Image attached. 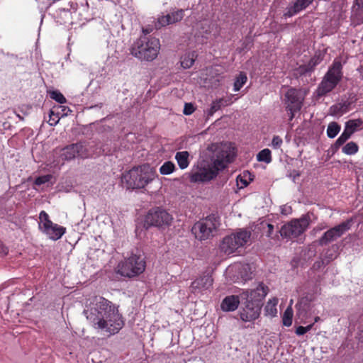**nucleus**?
Segmentation results:
<instances>
[{
    "instance_id": "obj_16",
    "label": "nucleus",
    "mask_w": 363,
    "mask_h": 363,
    "mask_svg": "<svg viewBox=\"0 0 363 363\" xmlns=\"http://www.w3.org/2000/svg\"><path fill=\"white\" fill-rule=\"evenodd\" d=\"M184 15V11L183 9H179L170 13H167V15L161 16L157 18L155 26L157 29H160L167 25L179 22L183 18Z\"/></svg>"
},
{
    "instance_id": "obj_20",
    "label": "nucleus",
    "mask_w": 363,
    "mask_h": 363,
    "mask_svg": "<svg viewBox=\"0 0 363 363\" xmlns=\"http://www.w3.org/2000/svg\"><path fill=\"white\" fill-rule=\"evenodd\" d=\"M65 228L52 223L51 225L46 226L42 230L50 239L57 240L65 234Z\"/></svg>"
},
{
    "instance_id": "obj_37",
    "label": "nucleus",
    "mask_w": 363,
    "mask_h": 363,
    "mask_svg": "<svg viewBox=\"0 0 363 363\" xmlns=\"http://www.w3.org/2000/svg\"><path fill=\"white\" fill-rule=\"evenodd\" d=\"M50 96L52 99L56 101L59 104H65L67 100L63 94L57 90H54L50 92Z\"/></svg>"
},
{
    "instance_id": "obj_6",
    "label": "nucleus",
    "mask_w": 363,
    "mask_h": 363,
    "mask_svg": "<svg viewBox=\"0 0 363 363\" xmlns=\"http://www.w3.org/2000/svg\"><path fill=\"white\" fill-rule=\"evenodd\" d=\"M56 152L59 155V162H64L74 160L76 157L88 158L93 155L94 150H92V146L90 145L89 143L80 141L67 145L60 149L59 152L57 151Z\"/></svg>"
},
{
    "instance_id": "obj_21",
    "label": "nucleus",
    "mask_w": 363,
    "mask_h": 363,
    "mask_svg": "<svg viewBox=\"0 0 363 363\" xmlns=\"http://www.w3.org/2000/svg\"><path fill=\"white\" fill-rule=\"evenodd\" d=\"M313 0H296L293 6L289 8V10L285 13V16L291 17L292 16L306 9L313 2Z\"/></svg>"
},
{
    "instance_id": "obj_23",
    "label": "nucleus",
    "mask_w": 363,
    "mask_h": 363,
    "mask_svg": "<svg viewBox=\"0 0 363 363\" xmlns=\"http://www.w3.org/2000/svg\"><path fill=\"white\" fill-rule=\"evenodd\" d=\"M189 153L187 151L177 152L175 155V160L180 169H184L189 164Z\"/></svg>"
},
{
    "instance_id": "obj_28",
    "label": "nucleus",
    "mask_w": 363,
    "mask_h": 363,
    "mask_svg": "<svg viewBox=\"0 0 363 363\" xmlns=\"http://www.w3.org/2000/svg\"><path fill=\"white\" fill-rule=\"evenodd\" d=\"M341 127L336 122H331L329 123L327 128V135L329 138H334L340 131Z\"/></svg>"
},
{
    "instance_id": "obj_52",
    "label": "nucleus",
    "mask_w": 363,
    "mask_h": 363,
    "mask_svg": "<svg viewBox=\"0 0 363 363\" xmlns=\"http://www.w3.org/2000/svg\"><path fill=\"white\" fill-rule=\"evenodd\" d=\"M143 35H148V33H150V30L147 29H143Z\"/></svg>"
},
{
    "instance_id": "obj_38",
    "label": "nucleus",
    "mask_w": 363,
    "mask_h": 363,
    "mask_svg": "<svg viewBox=\"0 0 363 363\" xmlns=\"http://www.w3.org/2000/svg\"><path fill=\"white\" fill-rule=\"evenodd\" d=\"M49 123L50 125H56L60 118V111H55V110H50V114H49Z\"/></svg>"
},
{
    "instance_id": "obj_18",
    "label": "nucleus",
    "mask_w": 363,
    "mask_h": 363,
    "mask_svg": "<svg viewBox=\"0 0 363 363\" xmlns=\"http://www.w3.org/2000/svg\"><path fill=\"white\" fill-rule=\"evenodd\" d=\"M213 281V280L211 275H203L192 281L190 290L194 294L202 292L208 290L212 286Z\"/></svg>"
},
{
    "instance_id": "obj_27",
    "label": "nucleus",
    "mask_w": 363,
    "mask_h": 363,
    "mask_svg": "<svg viewBox=\"0 0 363 363\" xmlns=\"http://www.w3.org/2000/svg\"><path fill=\"white\" fill-rule=\"evenodd\" d=\"M228 105L227 101L224 99H219L212 102L208 111V116H213L214 113L221 108L222 106Z\"/></svg>"
},
{
    "instance_id": "obj_26",
    "label": "nucleus",
    "mask_w": 363,
    "mask_h": 363,
    "mask_svg": "<svg viewBox=\"0 0 363 363\" xmlns=\"http://www.w3.org/2000/svg\"><path fill=\"white\" fill-rule=\"evenodd\" d=\"M363 125V121L362 119H353L349 120L345 123V129L347 130L351 135H352L359 128Z\"/></svg>"
},
{
    "instance_id": "obj_53",
    "label": "nucleus",
    "mask_w": 363,
    "mask_h": 363,
    "mask_svg": "<svg viewBox=\"0 0 363 363\" xmlns=\"http://www.w3.org/2000/svg\"><path fill=\"white\" fill-rule=\"evenodd\" d=\"M319 320H320V317H318V316L315 317L314 323L318 322Z\"/></svg>"
},
{
    "instance_id": "obj_3",
    "label": "nucleus",
    "mask_w": 363,
    "mask_h": 363,
    "mask_svg": "<svg viewBox=\"0 0 363 363\" xmlns=\"http://www.w3.org/2000/svg\"><path fill=\"white\" fill-rule=\"evenodd\" d=\"M156 172L148 164L134 167L123 174L122 182L129 189H143L156 177Z\"/></svg>"
},
{
    "instance_id": "obj_30",
    "label": "nucleus",
    "mask_w": 363,
    "mask_h": 363,
    "mask_svg": "<svg viewBox=\"0 0 363 363\" xmlns=\"http://www.w3.org/2000/svg\"><path fill=\"white\" fill-rule=\"evenodd\" d=\"M293 310L291 306H289L284 312L282 316V323L284 326L289 327L292 324Z\"/></svg>"
},
{
    "instance_id": "obj_40",
    "label": "nucleus",
    "mask_w": 363,
    "mask_h": 363,
    "mask_svg": "<svg viewBox=\"0 0 363 363\" xmlns=\"http://www.w3.org/2000/svg\"><path fill=\"white\" fill-rule=\"evenodd\" d=\"M274 227L272 224L267 223V230H264V233L267 237L271 239H276L278 238L277 232L274 233Z\"/></svg>"
},
{
    "instance_id": "obj_9",
    "label": "nucleus",
    "mask_w": 363,
    "mask_h": 363,
    "mask_svg": "<svg viewBox=\"0 0 363 363\" xmlns=\"http://www.w3.org/2000/svg\"><path fill=\"white\" fill-rule=\"evenodd\" d=\"M250 235V231L240 229L237 233L225 237L220 244V249L225 254L231 255L243 247L249 240Z\"/></svg>"
},
{
    "instance_id": "obj_32",
    "label": "nucleus",
    "mask_w": 363,
    "mask_h": 363,
    "mask_svg": "<svg viewBox=\"0 0 363 363\" xmlns=\"http://www.w3.org/2000/svg\"><path fill=\"white\" fill-rule=\"evenodd\" d=\"M174 169V164L171 161H167L160 167V173L162 175H169L172 174Z\"/></svg>"
},
{
    "instance_id": "obj_14",
    "label": "nucleus",
    "mask_w": 363,
    "mask_h": 363,
    "mask_svg": "<svg viewBox=\"0 0 363 363\" xmlns=\"http://www.w3.org/2000/svg\"><path fill=\"white\" fill-rule=\"evenodd\" d=\"M352 223V220H347L329 229L325 232L323 236L319 239V244L320 245H325L341 237L345 233L350 229Z\"/></svg>"
},
{
    "instance_id": "obj_17",
    "label": "nucleus",
    "mask_w": 363,
    "mask_h": 363,
    "mask_svg": "<svg viewBox=\"0 0 363 363\" xmlns=\"http://www.w3.org/2000/svg\"><path fill=\"white\" fill-rule=\"evenodd\" d=\"M298 318L301 320L300 323H306V320L311 316L312 305L307 298H302L296 305Z\"/></svg>"
},
{
    "instance_id": "obj_22",
    "label": "nucleus",
    "mask_w": 363,
    "mask_h": 363,
    "mask_svg": "<svg viewBox=\"0 0 363 363\" xmlns=\"http://www.w3.org/2000/svg\"><path fill=\"white\" fill-rule=\"evenodd\" d=\"M350 102L347 101L335 104L330 107V114L341 116L350 111Z\"/></svg>"
},
{
    "instance_id": "obj_41",
    "label": "nucleus",
    "mask_w": 363,
    "mask_h": 363,
    "mask_svg": "<svg viewBox=\"0 0 363 363\" xmlns=\"http://www.w3.org/2000/svg\"><path fill=\"white\" fill-rule=\"evenodd\" d=\"M52 109L55 110V111H60V117L67 116L68 113L72 111L69 107L65 106H58L57 107H54Z\"/></svg>"
},
{
    "instance_id": "obj_5",
    "label": "nucleus",
    "mask_w": 363,
    "mask_h": 363,
    "mask_svg": "<svg viewBox=\"0 0 363 363\" xmlns=\"http://www.w3.org/2000/svg\"><path fill=\"white\" fill-rule=\"evenodd\" d=\"M342 66L340 61L335 60L316 89V95L320 98L332 91L342 78Z\"/></svg>"
},
{
    "instance_id": "obj_8",
    "label": "nucleus",
    "mask_w": 363,
    "mask_h": 363,
    "mask_svg": "<svg viewBox=\"0 0 363 363\" xmlns=\"http://www.w3.org/2000/svg\"><path fill=\"white\" fill-rule=\"evenodd\" d=\"M219 225V217L216 214H211L196 222L193 225L191 231L196 238L204 240L213 237Z\"/></svg>"
},
{
    "instance_id": "obj_36",
    "label": "nucleus",
    "mask_w": 363,
    "mask_h": 363,
    "mask_svg": "<svg viewBox=\"0 0 363 363\" xmlns=\"http://www.w3.org/2000/svg\"><path fill=\"white\" fill-rule=\"evenodd\" d=\"M352 135L347 132L345 129H344L342 134L340 135V137L337 139L334 144V147L336 149H338L340 146H342L350 137Z\"/></svg>"
},
{
    "instance_id": "obj_51",
    "label": "nucleus",
    "mask_w": 363,
    "mask_h": 363,
    "mask_svg": "<svg viewBox=\"0 0 363 363\" xmlns=\"http://www.w3.org/2000/svg\"><path fill=\"white\" fill-rule=\"evenodd\" d=\"M356 1L358 6H363V0H356Z\"/></svg>"
},
{
    "instance_id": "obj_1",
    "label": "nucleus",
    "mask_w": 363,
    "mask_h": 363,
    "mask_svg": "<svg viewBox=\"0 0 363 363\" xmlns=\"http://www.w3.org/2000/svg\"><path fill=\"white\" fill-rule=\"evenodd\" d=\"M83 313L94 328L108 336L117 334L124 326V320L118 307L100 296L87 301Z\"/></svg>"
},
{
    "instance_id": "obj_24",
    "label": "nucleus",
    "mask_w": 363,
    "mask_h": 363,
    "mask_svg": "<svg viewBox=\"0 0 363 363\" xmlns=\"http://www.w3.org/2000/svg\"><path fill=\"white\" fill-rule=\"evenodd\" d=\"M197 55L195 52H189L182 57L181 65L184 69L190 68L194 63Z\"/></svg>"
},
{
    "instance_id": "obj_2",
    "label": "nucleus",
    "mask_w": 363,
    "mask_h": 363,
    "mask_svg": "<svg viewBox=\"0 0 363 363\" xmlns=\"http://www.w3.org/2000/svg\"><path fill=\"white\" fill-rule=\"evenodd\" d=\"M235 157V149L230 143H221L215 148L210 160H202L189 174L191 182H206L216 177Z\"/></svg>"
},
{
    "instance_id": "obj_19",
    "label": "nucleus",
    "mask_w": 363,
    "mask_h": 363,
    "mask_svg": "<svg viewBox=\"0 0 363 363\" xmlns=\"http://www.w3.org/2000/svg\"><path fill=\"white\" fill-rule=\"evenodd\" d=\"M240 300V294L239 296H227L223 299L220 303V308L225 312L235 311L238 308Z\"/></svg>"
},
{
    "instance_id": "obj_48",
    "label": "nucleus",
    "mask_w": 363,
    "mask_h": 363,
    "mask_svg": "<svg viewBox=\"0 0 363 363\" xmlns=\"http://www.w3.org/2000/svg\"><path fill=\"white\" fill-rule=\"evenodd\" d=\"M300 73L301 74H305L308 71V69L306 66H301L299 67Z\"/></svg>"
},
{
    "instance_id": "obj_42",
    "label": "nucleus",
    "mask_w": 363,
    "mask_h": 363,
    "mask_svg": "<svg viewBox=\"0 0 363 363\" xmlns=\"http://www.w3.org/2000/svg\"><path fill=\"white\" fill-rule=\"evenodd\" d=\"M283 143L282 139L278 136L274 135L272 138V147L274 149H279Z\"/></svg>"
},
{
    "instance_id": "obj_46",
    "label": "nucleus",
    "mask_w": 363,
    "mask_h": 363,
    "mask_svg": "<svg viewBox=\"0 0 363 363\" xmlns=\"http://www.w3.org/2000/svg\"><path fill=\"white\" fill-rule=\"evenodd\" d=\"M306 330L305 329V327L303 326H298L296 329V334L297 335H304L305 333H306Z\"/></svg>"
},
{
    "instance_id": "obj_45",
    "label": "nucleus",
    "mask_w": 363,
    "mask_h": 363,
    "mask_svg": "<svg viewBox=\"0 0 363 363\" xmlns=\"http://www.w3.org/2000/svg\"><path fill=\"white\" fill-rule=\"evenodd\" d=\"M357 339L359 340V341L360 342L363 343V325H359L358 327V331H357Z\"/></svg>"
},
{
    "instance_id": "obj_49",
    "label": "nucleus",
    "mask_w": 363,
    "mask_h": 363,
    "mask_svg": "<svg viewBox=\"0 0 363 363\" xmlns=\"http://www.w3.org/2000/svg\"><path fill=\"white\" fill-rule=\"evenodd\" d=\"M238 179H240V181L242 183L244 186H246L248 184V183L245 180H243L242 177H238Z\"/></svg>"
},
{
    "instance_id": "obj_11",
    "label": "nucleus",
    "mask_w": 363,
    "mask_h": 363,
    "mask_svg": "<svg viewBox=\"0 0 363 363\" xmlns=\"http://www.w3.org/2000/svg\"><path fill=\"white\" fill-rule=\"evenodd\" d=\"M305 94L301 89L290 88L284 95V104L289 121H292L296 113L300 111L303 106Z\"/></svg>"
},
{
    "instance_id": "obj_43",
    "label": "nucleus",
    "mask_w": 363,
    "mask_h": 363,
    "mask_svg": "<svg viewBox=\"0 0 363 363\" xmlns=\"http://www.w3.org/2000/svg\"><path fill=\"white\" fill-rule=\"evenodd\" d=\"M195 108L192 104L186 103L184 104L183 113L186 116H189L192 114L194 111Z\"/></svg>"
},
{
    "instance_id": "obj_25",
    "label": "nucleus",
    "mask_w": 363,
    "mask_h": 363,
    "mask_svg": "<svg viewBox=\"0 0 363 363\" xmlns=\"http://www.w3.org/2000/svg\"><path fill=\"white\" fill-rule=\"evenodd\" d=\"M278 303V298H273L272 299H269L267 303L264 311L266 315H269L271 317L276 316L277 313V305Z\"/></svg>"
},
{
    "instance_id": "obj_29",
    "label": "nucleus",
    "mask_w": 363,
    "mask_h": 363,
    "mask_svg": "<svg viewBox=\"0 0 363 363\" xmlns=\"http://www.w3.org/2000/svg\"><path fill=\"white\" fill-rule=\"evenodd\" d=\"M247 80V77L245 73L240 72L239 75L236 77L234 84H233V91H238L242 87V86L246 83Z\"/></svg>"
},
{
    "instance_id": "obj_50",
    "label": "nucleus",
    "mask_w": 363,
    "mask_h": 363,
    "mask_svg": "<svg viewBox=\"0 0 363 363\" xmlns=\"http://www.w3.org/2000/svg\"><path fill=\"white\" fill-rule=\"evenodd\" d=\"M313 325H314V323L306 326L305 329H306V332L310 331L313 328Z\"/></svg>"
},
{
    "instance_id": "obj_39",
    "label": "nucleus",
    "mask_w": 363,
    "mask_h": 363,
    "mask_svg": "<svg viewBox=\"0 0 363 363\" xmlns=\"http://www.w3.org/2000/svg\"><path fill=\"white\" fill-rule=\"evenodd\" d=\"M51 174H45L43 176L38 177L34 182V184L37 186H40L47 182H49L52 179Z\"/></svg>"
},
{
    "instance_id": "obj_15",
    "label": "nucleus",
    "mask_w": 363,
    "mask_h": 363,
    "mask_svg": "<svg viewBox=\"0 0 363 363\" xmlns=\"http://www.w3.org/2000/svg\"><path fill=\"white\" fill-rule=\"evenodd\" d=\"M261 309L262 307H259L258 304L245 301L244 306L239 311L240 318L245 323L253 322L259 317Z\"/></svg>"
},
{
    "instance_id": "obj_54",
    "label": "nucleus",
    "mask_w": 363,
    "mask_h": 363,
    "mask_svg": "<svg viewBox=\"0 0 363 363\" xmlns=\"http://www.w3.org/2000/svg\"><path fill=\"white\" fill-rule=\"evenodd\" d=\"M358 70L361 72V73H363V65L362 66H360V67L358 68Z\"/></svg>"
},
{
    "instance_id": "obj_4",
    "label": "nucleus",
    "mask_w": 363,
    "mask_h": 363,
    "mask_svg": "<svg viewBox=\"0 0 363 363\" xmlns=\"http://www.w3.org/2000/svg\"><path fill=\"white\" fill-rule=\"evenodd\" d=\"M160 40L150 35H142L131 45L130 53L135 57L151 62L158 55Z\"/></svg>"
},
{
    "instance_id": "obj_47",
    "label": "nucleus",
    "mask_w": 363,
    "mask_h": 363,
    "mask_svg": "<svg viewBox=\"0 0 363 363\" xmlns=\"http://www.w3.org/2000/svg\"><path fill=\"white\" fill-rule=\"evenodd\" d=\"M281 213L284 215H287L291 211V208L290 206H283L281 207Z\"/></svg>"
},
{
    "instance_id": "obj_55",
    "label": "nucleus",
    "mask_w": 363,
    "mask_h": 363,
    "mask_svg": "<svg viewBox=\"0 0 363 363\" xmlns=\"http://www.w3.org/2000/svg\"><path fill=\"white\" fill-rule=\"evenodd\" d=\"M16 116H17V117H18L20 120H23V118L22 116H21L19 114H17Z\"/></svg>"
},
{
    "instance_id": "obj_7",
    "label": "nucleus",
    "mask_w": 363,
    "mask_h": 363,
    "mask_svg": "<svg viewBox=\"0 0 363 363\" xmlns=\"http://www.w3.org/2000/svg\"><path fill=\"white\" fill-rule=\"evenodd\" d=\"M118 273L125 277H135L142 274L146 267L145 258L142 255L131 253L118 264Z\"/></svg>"
},
{
    "instance_id": "obj_44",
    "label": "nucleus",
    "mask_w": 363,
    "mask_h": 363,
    "mask_svg": "<svg viewBox=\"0 0 363 363\" xmlns=\"http://www.w3.org/2000/svg\"><path fill=\"white\" fill-rule=\"evenodd\" d=\"M8 248L1 242H0V256H6L8 254Z\"/></svg>"
},
{
    "instance_id": "obj_13",
    "label": "nucleus",
    "mask_w": 363,
    "mask_h": 363,
    "mask_svg": "<svg viewBox=\"0 0 363 363\" xmlns=\"http://www.w3.org/2000/svg\"><path fill=\"white\" fill-rule=\"evenodd\" d=\"M268 287L263 283H259L255 289L245 290L240 293L242 301H249V303L258 304L262 307V301L268 293Z\"/></svg>"
},
{
    "instance_id": "obj_35",
    "label": "nucleus",
    "mask_w": 363,
    "mask_h": 363,
    "mask_svg": "<svg viewBox=\"0 0 363 363\" xmlns=\"http://www.w3.org/2000/svg\"><path fill=\"white\" fill-rule=\"evenodd\" d=\"M39 219H40L39 227L41 230L44 229L46 226L51 225L52 223L50 220L48 214L44 211H42L40 213Z\"/></svg>"
},
{
    "instance_id": "obj_10",
    "label": "nucleus",
    "mask_w": 363,
    "mask_h": 363,
    "mask_svg": "<svg viewBox=\"0 0 363 363\" xmlns=\"http://www.w3.org/2000/svg\"><path fill=\"white\" fill-rule=\"evenodd\" d=\"M310 216L303 215L298 219H294L284 225L279 230L281 236L286 238H294L302 234L308 227Z\"/></svg>"
},
{
    "instance_id": "obj_31",
    "label": "nucleus",
    "mask_w": 363,
    "mask_h": 363,
    "mask_svg": "<svg viewBox=\"0 0 363 363\" xmlns=\"http://www.w3.org/2000/svg\"><path fill=\"white\" fill-rule=\"evenodd\" d=\"M257 160L259 162H264L267 164L270 163L272 161L271 151L267 148L261 150L257 155Z\"/></svg>"
},
{
    "instance_id": "obj_12",
    "label": "nucleus",
    "mask_w": 363,
    "mask_h": 363,
    "mask_svg": "<svg viewBox=\"0 0 363 363\" xmlns=\"http://www.w3.org/2000/svg\"><path fill=\"white\" fill-rule=\"evenodd\" d=\"M172 220V216L164 209L157 207L149 211L145 218L147 227L168 226Z\"/></svg>"
},
{
    "instance_id": "obj_33",
    "label": "nucleus",
    "mask_w": 363,
    "mask_h": 363,
    "mask_svg": "<svg viewBox=\"0 0 363 363\" xmlns=\"http://www.w3.org/2000/svg\"><path fill=\"white\" fill-rule=\"evenodd\" d=\"M359 147L356 143L350 142L342 147V152L348 155H352L358 152Z\"/></svg>"
},
{
    "instance_id": "obj_34",
    "label": "nucleus",
    "mask_w": 363,
    "mask_h": 363,
    "mask_svg": "<svg viewBox=\"0 0 363 363\" xmlns=\"http://www.w3.org/2000/svg\"><path fill=\"white\" fill-rule=\"evenodd\" d=\"M197 26L200 30L199 33L202 35V37H204V35L209 34L211 31V25L207 20L201 22ZM205 38H207L206 36H205Z\"/></svg>"
}]
</instances>
